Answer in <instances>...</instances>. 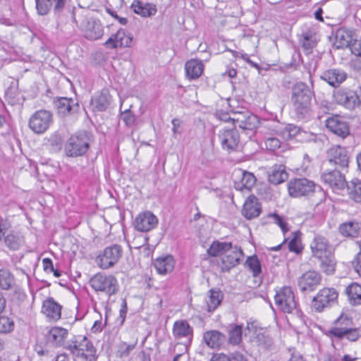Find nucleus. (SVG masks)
Wrapping results in <instances>:
<instances>
[{"label":"nucleus","instance_id":"obj_1","mask_svg":"<svg viewBox=\"0 0 361 361\" xmlns=\"http://www.w3.org/2000/svg\"><path fill=\"white\" fill-rule=\"evenodd\" d=\"M313 92L302 82H297L292 88L291 102L298 119L309 118L311 114Z\"/></svg>","mask_w":361,"mask_h":361},{"label":"nucleus","instance_id":"obj_2","mask_svg":"<svg viewBox=\"0 0 361 361\" xmlns=\"http://www.w3.org/2000/svg\"><path fill=\"white\" fill-rule=\"evenodd\" d=\"M274 302L280 311L286 314H292L302 321V312L298 308L295 293L290 286H283L276 290Z\"/></svg>","mask_w":361,"mask_h":361},{"label":"nucleus","instance_id":"obj_3","mask_svg":"<svg viewBox=\"0 0 361 361\" xmlns=\"http://www.w3.org/2000/svg\"><path fill=\"white\" fill-rule=\"evenodd\" d=\"M66 348L68 350L75 358H81L83 361H95L96 349L92 343L85 336L80 341L69 343Z\"/></svg>","mask_w":361,"mask_h":361},{"label":"nucleus","instance_id":"obj_4","mask_svg":"<svg viewBox=\"0 0 361 361\" xmlns=\"http://www.w3.org/2000/svg\"><path fill=\"white\" fill-rule=\"evenodd\" d=\"M90 284L96 292H102L109 296L116 294L118 290L117 279L112 275L97 273L90 279Z\"/></svg>","mask_w":361,"mask_h":361},{"label":"nucleus","instance_id":"obj_5","mask_svg":"<svg viewBox=\"0 0 361 361\" xmlns=\"http://www.w3.org/2000/svg\"><path fill=\"white\" fill-rule=\"evenodd\" d=\"M90 147V137L86 133H80L72 135L65 146V150L69 157L82 156Z\"/></svg>","mask_w":361,"mask_h":361},{"label":"nucleus","instance_id":"obj_6","mask_svg":"<svg viewBox=\"0 0 361 361\" xmlns=\"http://www.w3.org/2000/svg\"><path fill=\"white\" fill-rule=\"evenodd\" d=\"M338 291L334 288L321 289L312 299V307L317 312H322L338 302Z\"/></svg>","mask_w":361,"mask_h":361},{"label":"nucleus","instance_id":"obj_7","mask_svg":"<svg viewBox=\"0 0 361 361\" xmlns=\"http://www.w3.org/2000/svg\"><path fill=\"white\" fill-rule=\"evenodd\" d=\"M53 122V114L51 111L41 109L35 111L30 118L29 127L37 134L47 131Z\"/></svg>","mask_w":361,"mask_h":361},{"label":"nucleus","instance_id":"obj_8","mask_svg":"<svg viewBox=\"0 0 361 361\" xmlns=\"http://www.w3.org/2000/svg\"><path fill=\"white\" fill-rule=\"evenodd\" d=\"M122 255L123 249L121 245H111L106 247L97 257V264L103 269H109L119 261Z\"/></svg>","mask_w":361,"mask_h":361},{"label":"nucleus","instance_id":"obj_9","mask_svg":"<svg viewBox=\"0 0 361 361\" xmlns=\"http://www.w3.org/2000/svg\"><path fill=\"white\" fill-rule=\"evenodd\" d=\"M35 2L38 15L46 16L53 8L56 17L60 16L66 4V0H35Z\"/></svg>","mask_w":361,"mask_h":361},{"label":"nucleus","instance_id":"obj_10","mask_svg":"<svg viewBox=\"0 0 361 361\" xmlns=\"http://www.w3.org/2000/svg\"><path fill=\"white\" fill-rule=\"evenodd\" d=\"M218 136L223 149L229 152L235 150L240 142V135L235 128L223 129L219 131Z\"/></svg>","mask_w":361,"mask_h":361},{"label":"nucleus","instance_id":"obj_11","mask_svg":"<svg viewBox=\"0 0 361 361\" xmlns=\"http://www.w3.org/2000/svg\"><path fill=\"white\" fill-rule=\"evenodd\" d=\"M321 281V274L314 270H310L298 278V284L302 292H310L315 290Z\"/></svg>","mask_w":361,"mask_h":361},{"label":"nucleus","instance_id":"obj_12","mask_svg":"<svg viewBox=\"0 0 361 361\" xmlns=\"http://www.w3.org/2000/svg\"><path fill=\"white\" fill-rule=\"evenodd\" d=\"M225 121L231 120L235 126H238L244 130H252L256 127L257 118L248 111L235 112L233 116L224 118Z\"/></svg>","mask_w":361,"mask_h":361},{"label":"nucleus","instance_id":"obj_13","mask_svg":"<svg viewBox=\"0 0 361 361\" xmlns=\"http://www.w3.org/2000/svg\"><path fill=\"white\" fill-rule=\"evenodd\" d=\"M85 38L96 40L101 38L104 30L99 20L94 18H86L81 23Z\"/></svg>","mask_w":361,"mask_h":361},{"label":"nucleus","instance_id":"obj_14","mask_svg":"<svg viewBox=\"0 0 361 361\" xmlns=\"http://www.w3.org/2000/svg\"><path fill=\"white\" fill-rule=\"evenodd\" d=\"M54 106L60 116H66L78 111L79 104L71 98L59 97L54 100Z\"/></svg>","mask_w":361,"mask_h":361},{"label":"nucleus","instance_id":"obj_15","mask_svg":"<svg viewBox=\"0 0 361 361\" xmlns=\"http://www.w3.org/2000/svg\"><path fill=\"white\" fill-rule=\"evenodd\" d=\"M326 127L334 134L344 138L349 135V126L341 117L335 116L326 120Z\"/></svg>","mask_w":361,"mask_h":361},{"label":"nucleus","instance_id":"obj_16","mask_svg":"<svg viewBox=\"0 0 361 361\" xmlns=\"http://www.w3.org/2000/svg\"><path fill=\"white\" fill-rule=\"evenodd\" d=\"M310 249L312 257L316 259L333 252L329 240L321 235L314 236L310 244Z\"/></svg>","mask_w":361,"mask_h":361},{"label":"nucleus","instance_id":"obj_17","mask_svg":"<svg viewBox=\"0 0 361 361\" xmlns=\"http://www.w3.org/2000/svg\"><path fill=\"white\" fill-rule=\"evenodd\" d=\"M158 224L157 217L151 212L140 214L135 219V228L142 232H147L153 229Z\"/></svg>","mask_w":361,"mask_h":361},{"label":"nucleus","instance_id":"obj_18","mask_svg":"<svg viewBox=\"0 0 361 361\" xmlns=\"http://www.w3.org/2000/svg\"><path fill=\"white\" fill-rule=\"evenodd\" d=\"M243 257V250L237 246H232L230 251L221 257L222 270L229 271L235 267L240 263Z\"/></svg>","mask_w":361,"mask_h":361},{"label":"nucleus","instance_id":"obj_19","mask_svg":"<svg viewBox=\"0 0 361 361\" xmlns=\"http://www.w3.org/2000/svg\"><path fill=\"white\" fill-rule=\"evenodd\" d=\"M314 187V182H289L288 189L291 197H299L312 193Z\"/></svg>","mask_w":361,"mask_h":361},{"label":"nucleus","instance_id":"obj_20","mask_svg":"<svg viewBox=\"0 0 361 361\" xmlns=\"http://www.w3.org/2000/svg\"><path fill=\"white\" fill-rule=\"evenodd\" d=\"M262 212L261 204L254 195H250L245 200L242 209L243 215L247 219H252L259 216Z\"/></svg>","mask_w":361,"mask_h":361},{"label":"nucleus","instance_id":"obj_21","mask_svg":"<svg viewBox=\"0 0 361 361\" xmlns=\"http://www.w3.org/2000/svg\"><path fill=\"white\" fill-rule=\"evenodd\" d=\"M173 336L176 340L186 339L191 342L193 336V329L186 320L175 322L173 326Z\"/></svg>","mask_w":361,"mask_h":361},{"label":"nucleus","instance_id":"obj_22","mask_svg":"<svg viewBox=\"0 0 361 361\" xmlns=\"http://www.w3.org/2000/svg\"><path fill=\"white\" fill-rule=\"evenodd\" d=\"M320 78L329 85L336 87L346 80L347 74L342 70L331 68L324 71L320 75Z\"/></svg>","mask_w":361,"mask_h":361},{"label":"nucleus","instance_id":"obj_23","mask_svg":"<svg viewBox=\"0 0 361 361\" xmlns=\"http://www.w3.org/2000/svg\"><path fill=\"white\" fill-rule=\"evenodd\" d=\"M329 161L339 165L343 170H345L348 166L349 157L345 148L341 146L332 147L329 151Z\"/></svg>","mask_w":361,"mask_h":361},{"label":"nucleus","instance_id":"obj_24","mask_svg":"<svg viewBox=\"0 0 361 361\" xmlns=\"http://www.w3.org/2000/svg\"><path fill=\"white\" fill-rule=\"evenodd\" d=\"M338 231L345 238H358L361 236V222L354 220L342 223L339 225Z\"/></svg>","mask_w":361,"mask_h":361},{"label":"nucleus","instance_id":"obj_25","mask_svg":"<svg viewBox=\"0 0 361 361\" xmlns=\"http://www.w3.org/2000/svg\"><path fill=\"white\" fill-rule=\"evenodd\" d=\"M42 312L49 319L57 321L61 317V306L52 298L44 301Z\"/></svg>","mask_w":361,"mask_h":361},{"label":"nucleus","instance_id":"obj_26","mask_svg":"<svg viewBox=\"0 0 361 361\" xmlns=\"http://www.w3.org/2000/svg\"><path fill=\"white\" fill-rule=\"evenodd\" d=\"M335 101L348 109H354L355 107V102L354 98L355 94L349 90L340 89L334 93Z\"/></svg>","mask_w":361,"mask_h":361},{"label":"nucleus","instance_id":"obj_27","mask_svg":"<svg viewBox=\"0 0 361 361\" xmlns=\"http://www.w3.org/2000/svg\"><path fill=\"white\" fill-rule=\"evenodd\" d=\"M252 343L253 346L258 348V350H271L274 345V341L272 337L265 331L256 332L255 335L252 338Z\"/></svg>","mask_w":361,"mask_h":361},{"label":"nucleus","instance_id":"obj_28","mask_svg":"<svg viewBox=\"0 0 361 361\" xmlns=\"http://www.w3.org/2000/svg\"><path fill=\"white\" fill-rule=\"evenodd\" d=\"M4 243L9 250L17 251L23 247L25 241L20 233L11 231L4 236Z\"/></svg>","mask_w":361,"mask_h":361},{"label":"nucleus","instance_id":"obj_29","mask_svg":"<svg viewBox=\"0 0 361 361\" xmlns=\"http://www.w3.org/2000/svg\"><path fill=\"white\" fill-rule=\"evenodd\" d=\"M175 266V261L171 255L160 257L154 262V267L157 271L161 275H166L171 273Z\"/></svg>","mask_w":361,"mask_h":361},{"label":"nucleus","instance_id":"obj_30","mask_svg":"<svg viewBox=\"0 0 361 361\" xmlns=\"http://www.w3.org/2000/svg\"><path fill=\"white\" fill-rule=\"evenodd\" d=\"M110 102V94L107 90H103L92 99L90 104L94 111H103L108 108Z\"/></svg>","mask_w":361,"mask_h":361},{"label":"nucleus","instance_id":"obj_31","mask_svg":"<svg viewBox=\"0 0 361 361\" xmlns=\"http://www.w3.org/2000/svg\"><path fill=\"white\" fill-rule=\"evenodd\" d=\"M68 334L67 329L55 326L52 327L47 336V341L54 346H61L63 344Z\"/></svg>","mask_w":361,"mask_h":361},{"label":"nucleus","instance_id":"obj_32","mask_svg":"<svg viewBox=\"0 0 361 361\" xmlns=\"http://www.w3.org/2000/svg\"><path fill=\"white\" fill-rule=\"evenodd\" d=\"M185 70L187 78L195 80L202 74L204 65L200 60L190 59L185 63Z\"/></svg>","mask_w":361,"mask_h":361},{"label":"nucleus","instance_id":"obj_33","mask_svg":"<svg viewBox=\"0 0 361 361\" xmlns=\"http://www.w3.org/2000/svg\"><path fill=\"white\" fill-rule=\"evenodd\" d=\"M335 45L338 49L349 47L353 44L352 32L344 27L338 29L335 34Z\"/></svg>","mask_w":361,"mask_h":361},{"label":"nucleus","instance_id":"obj_34","mask_svg":"<svg viewBox=\"0 0 361 361\" xmlns=\"http://www.w3.org/2000/svg\"><path fill=\"white\" fill-rule=\"evenodd\" d=\"M321 270L327 275L334 274L336 271V260L334 252L317 258Z\"/></svg>","mask_w":361,"mask_h":361},{"label":"nucleus","instance_id":"obj_35","mask_svg":"<svg viewBox=\"0 0 361 361\" xmlns=\"http://www.w3.org/2000/svg\"><path fill=\"white\" fill-rule=\"evenodd\" d=\"M131 8L135 13L145 18L154 16L157 13V8L154 5L143 4L138 0L133 1Z\"/></svg>","mask_w":361,"mask_h":361},{"label":"nucleus","instance_id":"obj_36","mask_svg":"<svg viewBox=\"0 0 361 361\" xmlns=\"http://www.w3.org/2000/svg\"><path fill=\"white\" fill-rule=\"evenodd\" d=\"M353 326V320L348 317L346 314H341V316L336 320L335 326L331 327L329 333L331 337L336 338V331H343L345 329H350Z\"/></svg>","mask_w":361,"mask_h":361},{"label":"nucleus","instance_id":"obj_37","mask_svg":"<svg viewBox=\"0 0 361 361\" xmlns=\"http://www.w3.org/2000/svg\"><path fill=\"white\" fill-rule=\"evenodd\" d=\"M345 293L350 305H361V285L352 283L345 288Z\"/></svg>","mask_w":361,"mask_h":361},{"label":"nucleus","instance_id":"obj_38","mask_svg":"<svg viewBox=\"0 0 361 361\" xmlns=\"http://www.w3.org/2000/svg\"><path fill=\"white\" fill-rule=\"evenodd\" d=\"M336 185H346L348 195L355 202L361 201V182H334Z\"/></svg>","mask_w":361,"mask_h":361},{"label":"nucleus","instance_id":"obj_39","mask_svg":"<svg viewBox=\"0 0 361 361\" xmlns=\"http://www.w3.org/2000/svg\"><path fill=\"white\" fill-rule=\"evenodd\" d=\"M289 173L283 164L274 165L268 172V180H287Z\"/></svg>","mask_w":361,"mask_h":361},{"label":"nucleus","instance_id":"obj_40","mask_svg":"<svg viewBox=\"0 0 361 361\" xmlns=\"http://www.w3.org/2000/svg\"><path fill=\"white\" fill-rule=\"evenodd\" d=\"M231 248H232L231 243L214 241L207 250V253L212 257H223L230 251Z\"/></svg>","mask_w":361,"mask_h":361},{"label":"nucleus","instance_id":"obj_41","mask_svg":"<svg viewBox=\"0 0 361 361\" xmlns=\"http://www.w3.org/2000/svg\"><path fill=\"white\" fill-rule=\"evenodd\" d=\"M205 343L212 348L219 347L224 338V336L216 330L208 331L203 336Z\"/></svg>","mask_w":361,"mask_h":361},{"label":"nucleus","instance_id":"obj_42","mask_svg":"<svg viewBox=\"0 0 361 361\" xmlns=\"http://www.w3.org/2000/svg\"><path fill=\"white\" fill-rule=\"evenodd\" d=\"M224 298L222 292L216 289H211L209 291L208 299L207 300V310L209 312L214 311L220 305Z\"/></svg>","mask_w":361,"mask_h":361},{"label":"nucleus","instance_id":"obj_43","mask_svg":"<svg viewBox=\"0 0 361 361\" xmlns=\"http://www.w3.org/2000/svg\"><path fill=\"white\" fill-rule=\"evenodd\" d=\"M15 285V277L7 269H0V289L8 290Z\"/></svg>","mask_w":361,"mask_h":361},{"label":"nucleus","instance_id":"obj_44","mask_svg":"<svg viewBox=\"0 0 361 361\" xmlns=\"http://www.w3.org/2000/svg\"><path fill=\"white\" fill-rule=\"evenodd\" d=\"M360 337V330L353 326L350 329H345L343 331H336V339L341 340L345 338L347 340L351 342L356 341Z\"/></svg>","mask_w":361,"mask_h":361},{"label":"nucleus","instance_id":"obj_45","mask_svg":"<svg viewBox=\"0 0 361 361\" xmlns=\"http://www.w3.org/2000/svg\"><path fill=\"white\" fill-rule=\"evenodd\" d=\"M300 43L306 53L308 54L316 45V40L311 32H305L301 35Z\"/></svg>","mask_w":361,"mask_h":361},{"label":"nucleus","instance_id":"obj_46","mask_svg":"<svg viewBox=\"0 0 361 361\" xmlns=\"http://www.w3.org/2000/svg\"><path fill=\"white\" fill-rule=\"evenodd\" d=\"M116 41L120 48L130 47L133 42V37L130 35H126L123 29H119L114 33Z\"/></svg>","mask_w":361,"mask_h":361},{"label":"nucleus","instance_id":"obj_47","mask_svg":"<svg viewBox=\"0 0 361 361\" xmlns=\"http://www.w3.org/2000/svg\"><path fill=\"white\" fill-rule=\"evenodd\" d=\"M245 265L252 271L255 277H257L262 272L261 264L256 255L248 257Z\"/></svg>","mask_w":361,"mask_h":361},{"label":"nucleus","instance_id":"obj_48","mask_svg":"<svg viewBox=\"0 0 361 361\" xmlns=\"http://www.w3.org/2000/svg\"><path fill=\"white\" fill-rule=\"evenodd\" d=\"M15 329L13 319L8 316H0V334H7Z\"/></svg>","mask_w":361,"mask_h":361},{"label":"nucleus","instance_id":"obj_49","mask_svg":"<svg viewBox=\"0 0 361 361\" xmlns=\"http://www.w3.org/2000/svg\"><path fill=\"white\" fill-rule=\"evenodd\" d=\"M311 159L309 156L305 154L304 155V163L302 166L301 169H298L297 171L302 178H293L291 180H308L306 176H310V169L309 165L310 164Z\"/></svg>","mask_w":361,"mask_h":361},{"label":"nucleus","instance_id":"obj_50","mask_svg":"<svg viewBox=\"0 0 361 361\" xmlns=\"http://www.w3.org/2000/svg\"><path fill=\"white\" fill-rule=\"evenodd\" d=\"M242 340V326L235 325L229 331V342L233 345L238 344Z\"/></svg>","mask_w":361,"mask_h":361},{"label":"nucleus","instance_id":"obj_51","mask_svg":"<svg viewBox=\"0 0 361 361\" xmlns=\"http://www.w3.org/2000/svg\"><path fill=\"white\" fill-rule=\"evenodd\" d=\"M323 180H345V176L343 172L337 169L325 173L322 176Z\"/></svg>","mask_w":361,"mask_h":361},{"label":"nucleus","instance_id":"obj_52","mask_svg":"<svg viewBox=\"0 0 361 361\" xmlns=\"http://www.w3.org/2000/svg\"><path fill=\"white\" fill-rule=\"evenodd\" d=\"M288 249L290 251L294 252L295 253H299L301 252V243L297 235V233H294L293 238L290 240L288 243Z\"/></svg>","mask_w":361,"mask_h":361},{"label":"nucleus","instance_id":"obj_53","mask_svg":"<svg viewBox=\"0 0 361 361\" xmlns=\"http://www.w3.org/2000/svg\"><path fill=\"white\" fill-rule=\"evenodd\" d=\"M121 119L128 126H132L136 121L135 116L130 110H126L122 112Z\"/></svg>","mask_w":361,"mask_h":361},{"label":"nucleus","instance_id":"obj_54","mask_svg":"<svg viewBox=\"0 0 361 361\" xmlns=\"http://www.w3.org/2000/svg\"><path fill=\"white\" fill-rule=\"evenodd\" d=\"M233 175L235 177H241V180H257L253 173L241 169H235L233 172Z\"/></svg>","mask_w":361,"mask_h":361},{"label":"nucleus","instance_id":"obj_55","mask_svg":"<svg viewBox=\"0 0 361 361\" xmlns=\"http://www.w3.org/2000/svg\"><path fill=\"white\" fill-rule=\"evenodd\" d=\"M265 145L268 149L271 151H275L276 149L280 148L281 142L276 137H269L266 140Z\"/></svg>","mask_w":361,"mask_h":361},{"label":"nucleus","instance_id":"obj_56","mask_svg":"<svg viewBox=\"0 0 361 361\" xmlns=\"http://www.w3.org/2000/svg\"><path fill=\"white\" fill-rule=\"evenodd\" d=\"M11 223L6 219H0V243L4 240L6 231L11 228Z\"/></svg>","mask_w":361,"mask_h":361},{"label":"nucleus","instance_id":"obj_57","mask_svg":"<svg viewBox=\"0 0 361 361\" xmlns=\"http://www.w3.org/2000/svg\"><path fill=\"white\" fill-rule=\"evenodd\" d=\"M352 265L355 271L361 276V252H358L352 261Z\"/></svg>","mask_w":361,"mask_h":361},{"label":"nucleus","instance_id":"obj_58","mask_svg":"<svg viewBox=\"0 0 361 361\" xmlns=\"http://www.w3.org/2000/svg\"><path fill=\"white\" fill-rule=\"evenodd\" d=\"M351 53L356 56L361 57V39L359 40H354L350 45Z\"/></svg>","mask_w":361,"mask_h":361},{"label":"nucleus","instance_id":"obj_59","mask_svg":"<svg viewBox=\"0 0 361 361\" xmlns=\"http://www.w3.org/2000/svg\"><path fill=\"white\" fill-rule=\"evenodd\" d=\"M285 131L288 133L287 137L291 138L296 136L300 133V129L298 126L288 125L286 127Z\"/></svg>","mask_w":361,"mask_h":361},{"label":"nucleus","instance_id":"obj_60","mask_svg":"<svg viewBox=\"0 0 361 361\" xmlns=\"http://www.w3.org/2000/svg\"><path fill=\"white\" fill-rule=\"evenodd\" d=\"M249 182H246L245 184L244 182H234V188L237 190H240L242 192H250L252 187V185H247Z\"/></svg>","mask_w":361,"mask_h":361},{"label":"nucleus","instance_id":"obj_61","mask_svg":"<svg viewBox=\"0 0 361 361\" xmlns=\"http://www.w3.org/2000/svg\"><path fill=\"white\" fill-rule=\"evenodd\" d=\"M127 310H128L127 302H126V299H123L122 300L121 309H120V311H119V319H121V324H123V322H124V321L126 319V314H127Z\"/></svg>","mask_w":361,"mask_h":361},{"label":"nucleus","instance_id":"obj_62","mask_svg":"<svg viewBox=\"0 0 361 361\" xmlns=\"http://www.w3.org/2000/svg\"><path fill=\"white\" fill-rule=\"evenodd\" d=\"M274 219V222L277 224L283 232H286L287 228V224L283 221V219L277 214H272L270 215Z\"/></svg>","mask_w":361,"mask_h":361},{"label":"nucleus","instance_id":"obj_63","mask_svg":"<svg viewBox=\"0 0 361 361\" xmlns=\"http://www.w3.org/2000/svg\"><path fill=\"white\" fill-rule=\"evenodd\" d=\"M172 125H173V135L174 137H176L177 135H180L181 133V131L180 130V121L178 118H173L172 120Z\"/></svg>","mask_w":361,"mask_h":361},{"label":"nucleus","instance_id":"obj_64","mask_svg":"<svg viewBox=\"0 0 361 361\" xmlns=\"http://www.w3.org/2000/svg\"><path fill=\"white\" fill-rule=\"evenodd\" d=\"M211 361H231V355L224 353L215 354L211 358Z\"/></svg>","mask_w":361,"mask_h":361}]
</instances>
